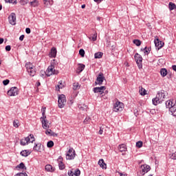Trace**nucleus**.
<instances>
[{
	"label": "nucleus",
	"mask_w": 176,
	"mask_h": 176,
	"mask_svg": "<svg viewBox=\"0 0 176 176\" xmlns=\"http://www.w3.org/2000/svg\"><path fill=\"white\" fill-rule=\"evenodd\" d=\"M85 50L80 49L79 50V54H80V56H81V57H85Z\"/></svg>",
	"instance_id": "37998d69"
},
{
	"label": "nucleus",
	"mask_w": 176,
	"mask_h": 176,
	"mask_svg": "<svg viewBox=\"0 0 176 176\" xmlns=\"http://www.w3.org/2000/svg\"><path fill=\"white\" fill-rule=\"evenodd\" d=\"M65 102H67V98H65V95H59L58 100V108H64V107H65Z\"/></svg>",
	"instance_id": "7ed1b4c3"
},
{
	"label": "nucleus",
	"mask_w": 176,
	"mask_h": 176,
	"mask_svg": "<svg viewBox=\"0 0 176 176\" xmlns=\"http://www.w3.org/2000/svg\"><path fill=\"white\" fill-rule=\"evenodd\" d=\"M94 2H97L98 3H100V2H102V0H94Z\"/></svg>",
	"instance_id": "69168bd1"
},
{
	"label": "nucleus",
	"mask_w": 176,
	"mask_h": 176,
	"mask_svg": "<svg viewBox=\"0 0 176 176\" xmlns=\"http://www.w3.org/2000/svg\"><path fill=\"white\" fill-rule=\"evenodd\" d=\"M39 6V2L38 0H33L30 2V6H32L33 8H36V6Z\"/></svg>",
	"instance_id": "cd10ccee"
},
{
	"label": "nucleus",
	"mask_w": 176,
	"mask_h": 176,
	"mask_svg": "<svg viewBox=\"0 0 176 176\" xmlns=\"http://www.w3.org/2000/svg\"><path fill=\"white\" fill-rule=\"evenodd\" d=\"M16 168H21V170H27V167H25V165L23 163V162H21L19 165H17L16 166Z\"/></svg>",
	"instance_id": "c85d7f7f"
},
{
	"label": "nucleus",
	"mask_w": 176,
	"mask_h": 176,
	"mask_svg": "<svg viewBox=\"0 0 176 176\" xmlns=\"http://www.w3.org/2000/svg\"><path fill=\"white\" fill-rule=\"evenodd\" d=\"M20 3L21 5L24 6L25 5H27V3H28V0H20Z\"/></svg>",
	"instance_id": "c03bdc74"
},
{
	"label": "nucleus",
	"mask_w": 176,
	"mask_h": 176,
	"mask_svg": "<svg viewBox=\"0 0 176 176\" xmlns=\"http://www.w3.org/2000/svg\"><path fill=\"white\" fill-rule=\"evenodd\" d=\"M160 74L162 78H164V76H167V74H168L167 69L166 68L161 69Z\"/></svg>",
	"instance_id": "bb28decb"
},
{
	"label": "nucleus",
	"mask_w": 176,
	"mask_h": 176,
	"mask_svg": "<svg viewBox=\"0 0 176 176\" xmlns=\"http://www.w3.org/2000/svg\"><path fill=\"white\" fill-rule=\"evenodd\" d=\"M98 21H101V19H102L101 16H97Z\"/></svg>",
	"instance_id": "338daca9"
},
{
	"label": "nucleus",
	"mask_w": 176,
	"mask_h": 176,
	"mask_svg": "<svg viewBox=\"0 0 176 176\" xmlns=\"http://www.w3.org/2000/svg\"><path fill=\"white\" fill-rule=\"evenodd\" d=\"M14 176H28V175H27V173H20L16 174Z\"/></svg>",
	"instance_id": "603ef678"
},
{
	"label": "nucleus",
	"mask_w": 176,
	"mask_h": 176,
	"mask_svg": "<svg viewBox=\"0 0 176 176\" xmlns=\"http://www.w3.org/2000/svg\"><path fill=\"white\" fill-rule=\"evenodd\" d=\"M166 107L169 109V111L174 107V104H176V101L174 100H168L166 102Z\"/></svg>",
	"instance_id": "9b49d317"
},
{
	"label": "nucleus",
	"mask_w": 176,
	"mask_h": 176,
	"mask_svg": "<svg viewBox=\"0 0 176 176\" xmlns=\"http://www.w3.org/2000/svg\"><path fill=\"white\" fill-rule=\"evenodd\" d=\"M45 75H46V72L41 71L40 72V76H41V78H45Z\"/></svg>",
	"instance_id": "3c124183"
},
{
	"label": "nucleus",
	"mask_w": 176,
	"mask_h": 176,
	"mask_svg": "<svg viewBox=\"0 0 176 176\" xmlns=\"http://www.w3.org/2000/svg\"><path fill=\"white\" fill-rule=\"evenodd\" d=\"M169 10H174V9H176V5L175 3L173 2H170L168 5Z\"/></svg>",
	"instance_id": "2f4dec72"
},
{
	"label": "nucleus",
	"mask_w": 176,
	"mask_h": 176,
	"mask_svg": "<svg viewBox=\"0 0 176 176\" xmlns=\"http://www.w3.org/2000/svg\"><path fill=\"white\" fill-rule=\"evenodd\" d=\"M6 52H10V50H12V47L10 45L6 46Z\"/></svg>",
	"instance_id": "5fc2aeb1"
},
{
	"label": "nucleus",
	"mask_w": 176,
	"mask_h": 176,
	"mask_svg": "<svg viewBox=\"0 0 176 176\" xmlns=\"http://www.w3.org/2000/svg\"><path fill=\"white\" fill-rule=\"evenodd\" d=\"M11 3H13L14 5L17 4V0H14V1H12Z\"/></svg>",
	"instance_id": "774afa93"
},
{
	"label": "nucleus",
	"mask_w": 176,
	"mask_h": 176,
	"mask_svg": "<svg viewBox=\"0 0 176 176\" xmlns=\"http://www.w3.org/2000/svg\"><path fill=\"white\" fill-rule=\"evenodd\" d=\"M105 80V77L104 76V74L102 72L99 73L97 76L96 81L95 82L96 85H102V82Z\"/></svg>",
	"instance_id": "423d86ee"
},
{
	"label": "nucleus",
	"mask_w": 176,
	"mask_h": 176,
	"mask_svg": "<svg viewBox=\"0 0 176 176\" xmlns=\"http://www.w3.org/2000/svg\"><path fill=\"white\" fill-rule=\"evenodd\" d=\"M52 75H58V71L54 69V65H51L46 70V76H52Z\"/></svg>",
	"instance_id": "f03ea898"
},
{
	"label": "nucleus",
	"mask_w": 176,
	"mask_h": 176,
	"mask_svg": "<svg viewBox=\"0 0 176 176\" xmlns=\"http://www.w3.org/2000/svg\"><path fill=\"white\" fill-rule=\"evenodd\" d=\"M133 43L136 46H141V41L140 40H138V39L133 40Z\"/></svg>",
	"instance_id": "58836bf2"
},
{
	"label": "nucleus",
	"mask_w": 176,
	"mask_h": 176,
	"mask_svg": "<svg viewBox=\"0 0 176 176\" xmlns=\"http://www.w3.org/2000/svg\"><path fill=\"white\" fill-rule=\"evenodd\" d=\"M67 174L69 176H79L80 175V170L76 168L74 172V170H69Z\"/></svg>",
	"instance_id": "f8f14e48"
},
{
	"label": "nucleus",
	"mask_w": 176,
	"mask_h": 176,
	"mask_svg": "<svg viewBox=\"0 0 176 176\" xmlns=\"http://www.w3.org/2000/svg\"><path fill=\"white\" fill-rule=\"evenodd\" d=\"M134 58L139 69H141L142 68V56L140 54L136 53Z\"/></svg>",
	"instance_id": "39448f33"
},
{
	"label": "nucleus",
	"mask_w": 176,
	"mask_h": 176,
	"mask_svg": "<svg viewBox=\"0 0 176 176\" xmlns=\"http://www.w3.org/2000/svg\"><path fill=\"white\" fill-rule=\"evenodd\" d=\"M78 108L80 111H86V109H87V106L86 105H78Z\"/></svg>",
	"instance_id": "ea45409f"
},
{
	"label": "nucleus",
	"mask_w": 176,
	"mask_h": 176,
	"mask_svg": "<svg viewBox=\"0 0 176 176\" xmlns=\"http://www.w3.org/2000/svg\"><path fill=\"white\" fill-rule=\"evenodd\" d=\"M28 74L30 75V76H35V70L34 69H29L27 70Z\"/></svg>",
	"instance_id": "c9c22d12"
},
{
	"label": "nucleus",
	"mask_w": 176,
	"mask_h": 176,
	"mask_svg": "<svg viewBox=\"0 0 176 176\" xmlns=\"http://www.w3.org/2000/svg\"><path fill=\"white\" fill-rule=\"evenodd\" d=\"M168 96V93L166 91L161 90L157 94V96L155 98H153V105H157V104H160L162 101L166 98Z\"/></svg>",
	"instance_id": "f257e3e1"
},
{
	"label": "nucleus",
	"mask_w": 176,
	"mask_h": 176,
	"mask_svg": "<svg viewBox=\"0 0 176 176\" xmlns=\"http://www.w3.org/2000/svg\"><path fill=\"white\" fill-rule=\"evenodd\" d=\"M28 142H30V137H26L24 139H21L20 140V144L22 146H25V145L28 144Z\"/></svg>",
	"instance_id": "4468645a"
},
{
	"label": "nucleus",
	"mask_w": 176,
	"mask_h": 176,
	"mask_svg": "<svg viewBox=\"0 0 176 176\" xmlns=\"http://www.w3.org/2000/svg\"><path fill=\"white\" fill-rule=\"evenodd\" d=\"M58 160H59V163H58L59 170H64V168H65V164L63 163V157H59Z\"/></svg>",
	"instance_id": "f3484780"
},
{
	"label": "nucleus",
	"mask_w": 176,
	"mask_h": 176,
	"mask_svg": "<svg viewBox=\"0 0 176 176\" xmlns=\"http://www.w3.org/2000/svg\"><path fill=\"white\" fill-rule=\"evenodd\" d=\"M154 43L157 47V50H160V49L164 46V43L160 41L159 39L154 41Z\"/></svg>",
	"instance_id": "9d476101"
},
{
	"label": "nucleus",
	"mask_w": 176,
	"mask_h": 176,
	"mask_svg": "<svg viewBox=\"0 0 176 176\" xmlns=\"http://www.w3.org/2000/svg\"><path fill=\"white\" fill-rule=\"evenodd\" d=\"M169 112H170L173 116H176V103L173 104L172 108H170Z\"/></svg>",
	"instance_id": "393cba45"
},
{
	"label": "nucleus",
	"mask_w": 176,
	"mask_h": 176,
	"mask_svg": "<svg viewBox=\"0 0 176 176\" xmlns=\"http://www.w3.org/2000/svg\"><path fill=\"white\" fill-rule=\"evenodd\" d=\"M142 145H143V143L142 141H139V142H136V146L138 148H142Z\"/></svg>",
	"instance_id": "a18cd8bd"
},
{
	"label": "nucleus",
	"mask_w": 176,
	"mask_h": 176,
	"mask_svg": "<svg viewBox=\"0 0 176 176\" xmlns=\"http://www.w3.org/2000/svg\"><path fill=\"white\" fill-rule=\"evenodd\" d=\"M89 39H91L94 42H96L97 41V32L96 31L93 30V34L90 35L89 37Z\"/></svg>",
	"instance_id": "aec40b11"
},
{
	"label": "nucleus",
	"mask_w": 176,
	"mask_h": 176,
	"mask_svg": "<svg viewBox=\"0 0 176 176\" xmlns=\"http://www.w3.org/2000/svg\"><path fill=\"white\" fill-rule=\"evenodd\" d=\"M141 169L142 172V175H145L146 173H148V171H151V166L146 164L142 165Z\"/></svg>",
	"instance_id": "ddd939ff"
},
{
	"label": "nucleus",
	"mask_w": 176,
	"mask_h": 176,
	"mask_svg": "<svg viewBox=\"0 0 176 176\" xmlns=\"http://www.w3.org/2000/svg\"><path fill=\"white\" fill-rule=\"evenodd\" d=\"M13 126L16 129L19 128V126H20V122L19 121V120H15L13 121Z\"/></svg>",
	"instance_id": "473e14b6"
},
{
	"label": "nucleus",
	"mask_w": 176,
	"mask_h": 176,
	"mask_svg": "<svg viewBox=\"0 0 176 176\" xmlns=\"http://www.w3.org/2000/svg\"><path fill=\"white\" fill-rule=\"evenodd\" d=\"M100 91L102 92V94H104V91L107 89V87L105 86L102 87H98Z\"/></svg>",
	"instance_id": "a19ab883"
},
{
	"label": "nucleus",
	"mask_w": 176,
	"mask_h": 176,
	"mask_svg": "<svg viewBox=\"0 0 176 176\" xmlns=\"http://www.w3.org/2000/svg\"><path fill=\"white\" fill-rule=\"evenodd\" d=\"M10 82V80H9L8 79H6L3 81V85H4V86H8V85H9Z\"/></svg>",
	"instance_id": "49530a36"
},
{
	"label": "nucleus",
	"mask_w": 176,
	"mask_h": 176,
	"mask_svg": "<svg viewBox=\"0 0 176 176\" xmlns=\"http://www.w3.org/2000/svg\"><path fill=\"white\" fill-rule=\"evenodd\" d=\"M49 56L50 57H52L53 58H56V56H57V49H56L55 47H52L51 49Z\"/></svg>",
	"instance_id": "dca6fc26"
},
{
	"label": "nucleus",
	"mask_w": 176,
	"mask_h": 176,
	"mask_svg": "<svg viewBox=\"0 0 176 176\" xmlns=\"http://www.w3.org/2000/svg\"><path fill=\"white\" fill-rule=\"evenodd\" d=\"M103 131L104 130L102 129V127H100L98 133L101 135L102 134Z\"/></svg>",
	"instance_id": "bf43d9fd"
},
{
	"label": "nucleus",
	"mask_w": 176,
	"mask_h": 176,
	"mask_svg": "<svg viewBox=\"0 0 176 176\" xmlns=\"http://www.w3.org/2000/svg\"><path fill=\"white\" fill-rule=\"evenodd\" d=\"M139 93L141 96H146V90L144 88H141V89L139 90Z\"/></svg>",
	"instance_id": "4c0bfd02"
},
{
	"label": "nucleus",
	"mask_w": 176,
	"mask_h": 176,
	"mask_svg": "<svg viewBox=\"0 0 176 176\" xmlns=\"http://www.w3.org/2000/svg\"><path fill=\"white\" fill-rule=\"evenodd\" d=\"M104 54L102 52H96L94 54L95 58H101Z\"/></svg>",
	"instance_id": "72a5a7b5"
},
{
	"label": "nucleus",
	"mask_w": 176,
	"mask_h": 176,
	"mask_svg": "<svg viewBox=\"0 0 176 176\" xmlns=\"http://www.w3.org/2000/svg\"><path fill=\"white\" fill-rule=\"evenodd\" d=\"M42 146V144L41 143H34V146L33 147L34 151L36 152H39L41 151V147Z\"/></svg>",
	"instance_id": "412c9836"
},
{
	"label": "nucleus",
	"mask_w": 176,
	"mask_h": 176,
	"mask_svg": "<svg viewBox=\"0 0 176 176\" xmlns=\"http://www.w3.org/2000/svg\"><path fill=\"white\" fill-rule=\"evenodd\" d=\"M8 96H14L19 94V89L16 87H12L8 91Z\"/></svg>",
	"instance_id": "0eeeda50"
},
{
	"label": "nucleus",
	"mask_w": 176,
	"mask_h": 176,
	"mask_svg": "<svg viewBox=\"0 0 176 176\" xmlns=\"http://www.w3.org/2000/svg\"><path fill=\"white\" fill-rule=\"evenodd\" d=\"M75 156H76L75 150L74 148H70L66 154L67 160H74V159H75Z\"/></svg>",
	"instance_id": "20e7f679"
},
{
	"label": "nucleus",
	"mask_w": 176,
	"mask_h": 176,
	"mask_svg": "<svg viewBox=\"0 0 176 176\" xmlns=\"http://www.w3.org/2000/svg\"><path fill=\"white\" fill-rule=\"evenodd\" d=\"M98 164L100 167H101L102 168H107V164H105V162H104V160L100 159L98 161Z\"/></svg>",
	"instance_id": "5701e85b"
},
{
	"label": "nucleus",
	"mask_w": 176,
	"mask_h": 176,
	"mask_svg": "<svg viewBox=\"0 0 176 176\" xmlns=\"http://www.w3.org/2000/svg\"><path fill=\"white\" fill-rule=\"evenodd\" d=\"M123 107L124 104L123 103L117 101L115 104H114V107H113V109L115 112H118V111H122L123 110Z\"/></svg>",
	"instance_id": "6e6552de"
},
{
	"label": "nucleus",
	"mask_w": 176,
	"mask_h": 176,
	"mask_svg": "<svg viewBox=\"0 0 176 176\" xmlns=\"http://www.w3.org/2000/svg\"><path fill=\"white\" fill-rule=\"evenodd\" d=\"M89 122H90V118L89 117H87L85 120H84V123L85 124H87V123H89Z\"/></svg>",
	"instance_id": "8fccbe9b"
},
{
	"label": "nucleus",
	"mask_w": 176,
	"mask_h": 176,
	"mask_svg": "<svg viewBox=\"0 0 176 176\" xmlns=\"http://www.w3.org/2000/svg\"><path fill=\"white\" fill-rule=\"evenodd\" d=\"M30 138V142H34L35 141V138L34 137L33 134H30V136H28Z\"/></svg>",
	"instance_id": "79ce46f5"
},
{
	"label": "nucleus",
	"mask_w": 176,
	"mask_h": 176,
	"mask_svg": "<svg viewBox=\"0 0 176 176\" xmlns=\"http://www.w3.org/2000/svg\"><path fill=\"white\" fill-rule=\"evenodd\" d=\"M6 3H13V1L12 0H5Z\"/></svg>",
	"instance_id": "052dcab7"
},
{
	"label": "nucleus",
	"mask_w": 176,
	"mask_h": 176,
	"mask_svg": "<svg viewBox=\"0 0 176 176\" xmlns=\"http://www.w3.org/2000/svg\"><path fill=\"white\" fill-rule=\"evenodd\" d=\"M79 89H80V87L79 86V83L74 82L73 84V89L74 90H79Z\"/></svg>",
	"instance_id": "e433bc0d"
},
{
	"label": "nucleus",
	"mask_w": 176,
	"mask_h": 176,
	"mask_svg": "<svg viewBox=\"0 0 176 176\" xmlns=\"http://www.w3.org/2000/svg\"><path fill=\"white\" fill-rule=\"evenodd\" d=\"M34 66L32 65V64H31V65H26V69H27V71H28L29 69H34V67H33Z\"/></svg>",
	"instance_id": "de8ad7c7"
},
{
	"label": "nucleus",
	"mask_w": 176,
	"mask_h": 176,
	"mask_svg": "<svg viewBox=\"0 0 176 176\" xmlns=\"http://www.w3.org/2000/svg\"><path fill=\"white\" fill-rule=\"evenodd\" d=\"M118 149L120 152H126V151H127V147L126 146V144H122L119 145Z\"/></svg>",
	"instance_id": "4be33fe9"
},
{
	"label": "nucleus",
	"mask_w": 176,
	"mask_h": 176,
	"mask_svg": "<svg viewBox=\"0 0 176 176\" xmlns=\"http://www.w3.org/2000/svg\"><path fill=\"white\" fill-rule=\"evenodd\" d=\"M94 93H100V97H103L104 95L102 94V92L99 89L98 87H94L93 89Z\"/></svg>",
	"instance_id": "c756f323"
},
{
	"label": "nucleus",
	"mask_w": 176,
	"mask_h": 176,
	"mask_svg": "<svg viewBox=\"0 0 176 176\" xmlns=\"http://www.w3.org/2000/svg\"><path fill=\"white\" fill-rule=\"evenodd\" d=\"M47 148H53L54 146V142L52 140H50L47 143Z\"/></svg>",
	"instance_id": "f704fd0d"
},
{
	"label": "nucleus",
	"mask_w": 176,
	"mask_h": 176,
	"mask_svg": "<svg viewBox=\"0 0 176 176\" xmlns=\"http://www.w3.org/2000/svg\"><path fill=\"white\" fill-rule=\"evenodd\" d=\"M41 111H42L43 117V116H45V113H46V107L43 108V109H41Z\"/></svg>",
	"instance_id": "864d4df0"
},
{
	"label": "nucleus",
	"mask_w": 176,
	"mask_h": 176,
	"mask_svg": "<svg viewBox=\"0 0 176 176\" xmlns=\"http://www.w3.org/2000/svg\"><path fill=\"white\" fill-rule=\"evenodd\" d=\"M8 20L10 24L12 25H16V14L14 12H12L8 16Z\"/></svg>",
	"instance_id": "1a4fd4ad"
},
{
	"label": "nucleus",
	"mask_w": 176,
	"mask_h": 176,
	"mask_svg": "<svg viewBox=\"0 0 176 176\" xmlns=\"http://www.w3.org/2000/svg\"><path fill=\"white\" fill-rule=\"evenodd\" d=\"M24 38H25L24 34H22V35L20 36V37H19V41H21V42H23V41H24Z\"/></svg>",
	"instance_id": "13d9d810"
},
{
	"label": "nucleus",
	"mask_w": 176,
	"mask_h": 176,
	"mask_svg": "<svg viewBox=\"0 0 176 176\" xmlns=\"http://www.w3.org/2000/svg\"><path fill=\"white\" fill-rule=\"evenodd\" d=\"M41 120L42 122L43 129H46L47 127V123H49V121L46 120V116L41 117Z\"/></svg>",
	"instance_id": "2eb2a0df"
},
{
	"label": "nucleus",
	"mask_w": 176,
	"mask_h": 176,
	"mask_svg": "<svg viewBox=\"0 0 176 176\" xmlns=\"http://www.w3.org/2000/svg\"><path fill=\"white\" fill-rule=\"evenodd\" d=\"M45 134H47V135H52L53 137H57V134L53 132L52 129H47V131H45Z\"/></svg>",
	"instance_id": "a878e982"
},
{
	"label": "nucleus",
	"mask_w": 176,
	"mask_h": 176,
	"mask_svg": "<svg viewBox=\"0 0 176 176\" xmlns=\"http://www.w3.org/2000/svg\"><path fill=\"white\" fill-rule=\"evenodd\" d=\"M45 170H46V171H48L49 173H54V171H55L56 168L50 164H47L45 166Z\"/></svg>",
	"instance_id": "a211bd4d"
},
{
	"label": "nucleus",
	"mask_w": 176,
	"mask_h": 176,
	"mask_svg": "<svg viewBox=\"0 0 176 176\" xmlns=\"http://www.w3.org/2000/svg\"><path fill=\"white\" fill-rule=\"evenodd\" d=\"M142 52H144V54H149L152 48L151 47H145L143 50L142 49Z\"/></svg>",
	"instance_id": "7c9ffc66"
},
{
	"label": "nucleus",
	"mask_w": 176,
	"mask_h": 176,
	"mask_svg": "<svg viewBox=\"0 0 176 176\" xmlns=\"http://www.w3.org/2000/svg\"><path fill=\"white\" fill-rule=\"evenodd\" d=\"M85 67L86 66L84 64L79 63L78 66L77 67V72H78V74H80V72H82L83 69H85Z\"/></svg>",
	"instance_id": "6ab92c4d"
},
{
	"label": "nucleus",
	"mask_w": 176,
	"mask_h": 176,
	"mask_svg": "<svg viewBox=\"0 0 176 176\" xmlns=\"http://www.w3.org/2000/svg\"><path fill=\"white\" fill-rule=\"evenodd\" d=\"M59 83L60 85H57L58 89H63V87H64V86L63 85V81L59 82Z\"/></svg>",
	"instance_id": "4d7b16f0"
},
{
	"label": "nucleus",
	"mask_w": 176,
	"mask_h": 176,
	"mask_svg": "<svg viewBox=\"0 0 176 176\" xmlns=\"http://www.w3.org/2000/svg\"><path fill=\"white\" fill-rule=\"evenodd\" d=\"M44 1V4L45 5H49V1L50 0H43Z\"/></svg>",
	"instance_id": "680f3d73"
},
{
	"label": "nucleus",
	"mask_w": 176,
	"mask_h": 176,
	"mask_svg": "<svg viewBox=\"0 0 176 176\" xmlns=\"http://www.w3.org/2000/svg\"><path fill=\"white\" fill-rule=\"evenodd\" d=\"M172 69H173V71H175L176 72V65H173L172 66Z\"/></svg>",
	"instance_id": "e2e57ef3"
},
{
	"label": "nucleus",
	"mask_w": 176,
	"mask_h": 176,
	"mask_svg": "<svg viewBox=\"0 0 176 176\" xmlns=\"http://www.w3.org/2000/svg\"><path fill=\"white\" fill-rule=\"evenodd\" d=\"M4 39L3 38H0V45H2L3 43Z\"/></svg>",
	"instance_id": "0e129e2a"
},
{
	"label": "nucleus",
	"mask_w": 176,
	"mask_h": 176,
	"mask_svg": "<svg viewBox=\"0 0 176 176\" xmlns=\"http://www.w3.org/2000/svg\"><path fill=\"white\" fill-rule=\"evenodd\" d=\"M26 34H31V29L30 28H27L25 29Z\"/></svg>",
	"instance_id": "6e6d98bb"
},
{
	"label": "nucleus",
	"mask_w": 176,
	"mask_h": 176,
	"mask_svg": "<svg viewBox=\"0 0 176 176\" xmlns=\"http://www.w3.org/2000/svg\"><path fill=\"white\" fill-rule=\"evenodd\" d=\"M21 156H23V157H27L28 155H31V153L28 151V150H23L20 153Z\"/></svg>",
	"instance_id": "b1692460"
},
{
	"label": "nucleus",
	"mask_w": 176,
	"mask_h": 176,
	"mask_svg": "<svg viewBox=\"0 0 176 176\" xmlns=\"http://www.w3.org/2000/svg\"><path fill=\"white\" fill-rule=\"evenodd\" d=\"M170 159H173V160H176V152L171 154Z\"/></svg>",
	"instance_id": "09e8293b"
}]
</instances>
